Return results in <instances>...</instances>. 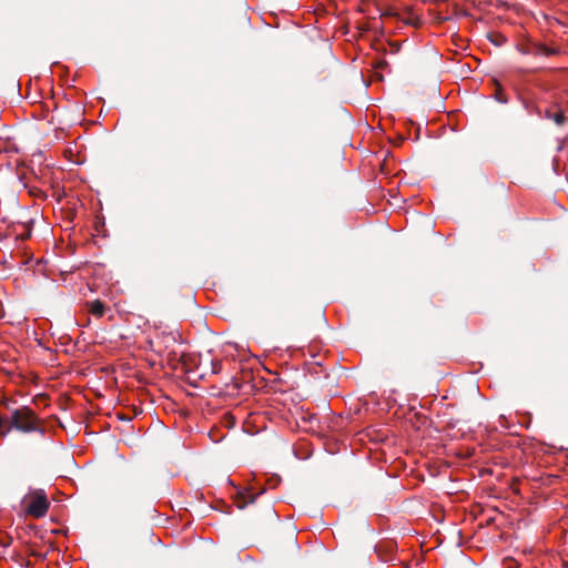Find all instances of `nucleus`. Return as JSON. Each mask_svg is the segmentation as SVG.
Segmentation results:
<instances>
[{"label": "nucleus", "instance_id": "0eeeda50", "mask_svg": "<svg viewBox=\"0 0 568 568\" xmlns=\"http://www.w3.org/2000/svg\"><path fill=\"white\" fill-rule=\"evenodd\" d=\"M216 372H217L216 364H214L213 373H216Z\"/></svg>", "mask_w": 568, "mask_h": 568}, {"label": "nucleus", "instance_id": "f03ea898", "mask_svg": "<svg viewBox=\"0 0 568 568\" xmlns=\"http://www.w3.org/2000/svg\"><path fill=\"white\" fill-rule=\"evenodd\" d=\"M21 506L26 515L42 518L47 515L50 503L43 489H36L22 498Z\"/></svg>", "mask_w": 568, "mask_h": 568}, {"label": "nucleus", "instance_id": "7ed1b4c3", "mask_svg": "<svg viewBox=\"0 0 568 568\" xmlns=\"http://www.w3.org/2000/svg\"><path fill=\"white\" fill-rule=\"evenodd\" d=\"M87 305L89 313L97 318H101L105 314L106 306L100 300L89 302Z\"/></svg>", "mask_w": 568, "mask_h": 568}, {"label": "nucleus", "instance_id": "20e7f679", "mask_svg": "<svg viewBox=\"0 0 568 568\" xmlns=\"http://www.w3.org/2000/svg\"><path fill=\"white\" fill-rule=\"evenodd\" d=\"M546 119L551 120L556 123V125L560 126L566 122V115L561 109H558L557 111H551L547 109L545 111Z\"/></svg>", "mask_w": 568, "mask_h": 568}, {"label": "nucleus", "instance_id": "39448f33", "mask_svg": "<svg viewBox=\"0 0 568 568\" xmlns=\"http://www.w3.org/2000/svg\"><path fill=\"white\" fill-rule=\"evenodd\" d=\"M534 54L536 55H544V57H548V55H552V54H556L557 53V50L554 49V48H549L545 44H535L532 47V51H531Z\"/></svg>", "mask_w": 568, "mask_h": 568}, {"label": "nucleus", "instance_id": "f257e3e1", "mask_svg": "<svg viewBox=\"0 0 568 568\" xmlns=\"http://www.w3.org/2000/svg\"><path fill=\"white\" fill-rule=\"evenodd\" d=\"M9 428L21 433H38L40 438L44 437V428L41 419L29 407L16 408L8 416Z\"/></svg>", "mask_w": 568, "mask_h": 568}, {"label": "nucleus", "instance_id": "423d86ee", "mask_svg": "<svg viewBox=\"0 0 568 568\" xmlns=\"http://www.w3.org/2000/svg\"><path fill=\"white\" fill-rule=\"evenodd\" d=\"M10 434L8 416H0V437H6Z\"/></svg>", "mask_w": 568, "mask_h": 568}]
</instances>
